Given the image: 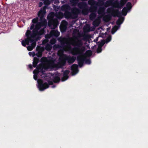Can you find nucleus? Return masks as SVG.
<instances>
[{
  "mask_svg": "<svg viewBox=\"0 0 148 148\" xmlns=\"http://www.w3.org/2000/svg\"><path fill=\"white\" fill-rule=\"evenodd\" d=\"M52 46L49 44H47L45 47V49L48 51L51 50L52 49Z\"/></svg>",
  "mask_w": 148,
  "mask_h": 148,
  "instance_id": "27",
  "label": "nucleus"
},
{
  "mask_svg": "<svg viewBox=\"0 0 148 148\" xmlns=\"http://www.w3.org/2000/svg\"><path fill=\"white\" fill-rule=\"evenodd\" d=\"M63 48H65L66 47V46L63 45Z\"/></svg>",
  "mask_w": 148,
  "mask_h": 148,
  "instance_id": "54",
  "label": "nucleus"
},
{
  "mask_svg": "<svg viewBox=\"0 0 148 148\" xmlns=\"http://www.w3.org/2000/svg\"><path fill=\"white\" fill-rule=\"evenodd\" d=\"M35 25L34 24H32L30 27V29L32 30L34 29Z\"/></svg>",
  "mask_w": 148,
  "mask_h": 148,
  "instance_id": "47",
  "label": "nucleus"
},
{
  "mask_svg": "<svg viewBox=\"0 0 148 148\" xmlns=\"http://www.w3.org/2000/svg\"><path fill=\"white\" fill-rule=\"evenodd\" d=\"M85 62L86 64H90L91 63V61L90 59H86L85 57Z\"/></svg>",
  "mask_w": 148,
  "mask_h": 148,
  "instance_id": "37",
  "label": "nucleus"
},
{
  "mask_svg": "<svg viewBox=\"0 0 148 148\" xmlns=\"http://www.w3.org/2000/svg\"><path fill=\"white\" fill-rule=\"evenodd\" d=\"M43 58H41V60H42L43 59Z\"/></svg>",
  "mask_w": 148,
  "mask_h": 148,
  "instance_id": "57",
  "label": "nucleus"
},
{
  "mask_svg": "<svg viewBox=\"0 0 148 148\" xmlns=\"http://www.w3.org/2000/svg\"><path fill=\"white\" fill-rule=\"evenodd\" d=\"M82 1H88V0H81Z\"/></svg>",
  "mask_w": 148,
  "mask_h": 148,
  "instance_id": "53",
  "label": "nucleus"
},
{
  "mask_svg": "<svg viewBox=\"0 0 148 148\" xmlns=\"http://www.w3.org/2000/svg\"><path fill=\"white\" fill-rule=\"evenodd\" d=\"M46 6H45L43 7L42 8H41L38 13V16L40 18V19L41 20L45 18L44 16L46 13Z\"/></svg>",
  "mask_w": 148,
  "mask_h": 148,
  "instance_id": "12",
  "label": "nucleus"
},
{
  "mask_svg": "<svg viewBox=\"0 0 148 148\" xmlns=\"http://www.w3.org/2000/svg\"><path fill=\"white\" fill-rule=\"evenodd\" d=\"M50 32L52 37L54 36L57 37L59 36L60 34L59 32L57 30H52Z\"/></svg>",
  "mask_w": 148,
  "mask_h": 148,
  "instance_id": "17",
  "label": "nucleus"
},
{
  "mask_svg": "<svg viewBox=\"0 0 148 148\" xmlns=\"http://www.w3.org/2000/svg\"><path fill=\"white\" fill-rule=\"evenodd\" d=\"M32 22L33 23L37 24L38 23V17H36L35 18L33 19L32 20Z\"/></svg>",
  "mask_w": 148,
  "mask_h": 148,
  "instance_id": "33",
  "label": "nucleus"
},
{
  "mask_svg": "<svg viewBox=\"0 0 148 148\" xmlns=\"http://www.w3.org/2000/svg\"><path fill=\"white\" fill-rule=\"evenodd\" d=\"M21 43L22 45L23 46L25 47L26 46V42L24 40H23L22 41Z\"/></svg>",
  "mask_w": 148,
  "mask_h": 148,
  "instance_id": "46",
  "label": "nucleus"
},
{
  "mask_svg": "<svg viewBox=\"0 0 148 148\" xmlns=\"http://www.w3.org/2000/svg\"><path fill=\"white\" fill-rule=\"evenodd\" d=\"M105 8L104 7H100L98 10V13L99 14H102L104 13Z\"/></svg>",
  "mask_w": 148,
  "mask_h": 148,
  "instance_id": "21",
  "label": "nucleus"
},
{
  "mask_svg": "<svg viewBox=\"0 0 148 148\" xmlns=\"http://www.w3.org/2000/svg\"><path fill=\"white\" fill-rule=\"evenodd\" d=\"M41 27L39 25V24L38 23L37 24H36V25L35 26V27L37 29H39L41 28Z\"/></svg>",
  "mask_w": 148,
  "mask_h": 148,
  "instance_id": "43",
  "label": "nucleus"
},
{
  "mask_svg": "<svg viewBox=\"0 0 148 148\" xmlns=\"http://www.w3.org/2000/svg\"><path fill=\"white\" fill-rule=\"evenodd\" d=\"M39 29H37L35 27L33 31V33H32L31 32L30 35L32 36L34 38L37 36V34L38 32Z\"/></svg>",
  "mask_w": 148,
  "mask_h": 148,
  "instance_id": "19",
  "label": "nucleus"
},
{
  "mask_svg": "<svg viewBox=\"0 0 148 148\" xmlns=\"http://www.w3.org/2000/svg\"><path fill=\"white\" fill-rule=\"evenodd\" d=\"M40 3L41 4V5H42V2H40Z\"/></svg>",
  "mask_w": 148,
  "mask_h": 148,
  "instance_id": "56",
  "label": "nucleus"
},
{
  "mask_svg": "<svg viewBox=\"0 0 148 148\" xmlns=\"http://www.w3.org/2000/svg\"><path fill=\"white\" fill-rule=\"evenodd\" d=\"M71 7L68 4H64L63 5L61 8V10L64 12L66 11H70L71 10Z\"/></svg>",
  "mask_w": 148,
  "mask_h": 148,
  "instance_id": "15",
  "label": "nucleus"
},
{
  "mask_svg": "<svg viewBox=\"0 0 148 148\" xmlns=\"http://www.w3.org/2000/svg\"><path fill=\"white\" fill-rule=\"evenodd\" d=\"M70 71L68 70H66L63 72V77L61 79L62 82L64 81L67 80L69 77L68 75L69 74Z\"/></svg>",
  "mask_w": 148,
  "mask_h": 148,
  "instance_id": "14",
  "label": "nucleus"
},
{
  "mask_svg": "<svg viewBox=\"0 0 148 148\" xmlns=\"http://www.w3.org/2000/svg\"><path fill=\"white\" fill-rule=\"evenodd\" d=\"M68 47L69 48H71V46H70L69 45L68 46Z\"/></svg>",
  "mask_w": 148,
  "mask_h": 148,
  "instance_id": "52",
  "label": "nucleus"
},
{
  "mask_svg": "<svg viewBox=\"0 0 148 148\" xmlns=\"http://www.w3.org/2000/svg\"><path fill=\"white\" fill-rule=\"evenodd\" d=\"M38 87L40 91H42L45 89L49 88V85L53 84V82L52 81H48V84L47 82L43 83L42 80L39 79L37 81Z\"/></svg>",
  "mask_w": 148,
  "mask_h": 148,
  "instance_id": "4",
  "label": "nucleus"
},
{
  "mask_svg": "<svg viewBox=\"0 0 148 148\" xmlns=\"http://www.w3.org/2000/svg\"><path fill=\"white\" fill-rule=\"evenodd\" d=\"M52 37V36L50 34V32L49 34H47L45 35V38L46 39V40H44L43 42V43H46L48 41V39L50 38L51 37Z\"/></svg>",
  "mask_w": 148,
  "mask_h": 148,
  "instance_id": "22",
  "label": "nucleus"
},
{
  "mask_svg": "<svg viewBox=\"0 0 148 148\" xmlns=\"http://www.w3.org/2000/svg\"><path fill=\"white\" fill-rule=\"evenodd\" d=\"M39 60L38 58L36 57H34L33 62V66L34 67H36L37 66V64L39 62Z\"/></svg>",
  "mask_w": 148,
  "mask_h": 148,
  "instance_id": "18",
  "label": "nucleus"
},
{
  "mask_svg": "<svg viewBox=\"0 0 148 148\" xmlns=\"http://www.w3.org/2000/svg\"><path fill=\"white\" fill-rule=\"evenodd\" d=\"M30 42H27L26 43V45H28L29 44Z\"/></svg>",
  "mask_w": 148,
  "mask_h": 148,
  "instance_id": "50",
  "label": "nucleus"
},
{
  "mask_svg": "<svg viewBox=\"0 0 148 148\" xmlns=\"http://www.w3.org/2000/svg\"><path fill=\"white\" fill-rule=\"evenodd\" d=\"M60 80V78L58 76H56L53 77V81L54 83L59 82Z\"/></svg>",
  "mask_w": 148,
  "mask_h": 148,
  "instance_id": "24",
  "label": "nucleus"
},
{
  "mask_svg": "<svg viewBox=\"0 0 148 148\" xmlns=\"http://www.w3.org/2000/svg\"><path fill=\"white\" fill-rule=\"evenodd\" d=\"M27 49L29 51H31L34 48L31 45H29L27 47Z\"/></svg>",
  "mask_w": 148,
  "mask_h": 148,
  "instance_id": "41",
  "label": "nucleus"
},
{
  "mask_svg": "<svg viewBox=\"0 0 148 148\" xmlns=\"http://www.w3.org/2000/svg\"><path fill=\"white\" fill-rule=\"evenodd\" d=\"M126 7L128 10H130L132 8V4L130 2H128L126 4Z\"/></svg>",
  "mask_w": 148,
  "mask_h": 148,
  "instance_id": "31",
  "label": "nucleus"
},
{
  "mask_svg": "<svg viewBox=\"0 0 148 148\" xmlns=\"http://www.w3.org/2000/svg\"><path fill=\"white\" fill-rule=\"evenodd\" d=\"M56 40L55 39L53 38L49 42L51 45H53L56 42Z\"/></svg>",
  "mask_w": 148,
  "mask_h": 148,
  "instance_id": "36",
  "label": "nucleus"
},
{
  "mask_svg": "<svg viewBox=\"0 0 148 148\" xmlns=\"http://www.w3.org/2000/svg\"><path fill=\"white\" fill-rule=\"evenodd\" d=\"M63 16V14L61 12H59L58 13H56V16L58 18H60L62 16Z\"/></svg>",
  "mask_w": 148,
  "mask_h": 148,
  "instance_id": "32",
  "label": "nucleus"
},
{
  "mask_svg": "<svg viewBox=\"0 0 148 148\" xmlns=\"http://www.w3.org/2000/svg\"><path fill=\"white\" fill-rule=\"evenodd\" d=\"M40 22H38L40 25L41 27H46L47 25V20L43 18L41 20L40 19Z\"/></svg>",
  "mask_w": 148,
  "mask_h": 148,
  "instance_id": "16",
  "label": "nucleus"
},
{
  "mask_svg": "<svg viewBox=\"0 0 148 148\" xmlns=\"http://www.w3.org/2000/svg\"><path fill=\"white\" fill-rule=\"evenodd\" d=\"M118 27L116 25H115L112 28L111 33L113 34L118 29Z\"/></svg>",
  "mask_w": 148,
  "mask_h": 148,
  "instance_id": "28",
  "label": "nucleus"
},
{
  "mask_svg": "<svg viewBox=\"0 0 148 148\" xmlns=\"http://www.w3.org/2000/svg\"><path fill=\"white\" fill-rule=\"evenodd\" d=\"M44 3L45 4H49V1L48 0H47L46 1H45L44 2Z\"/></svg>",
  "mask_w": 148,
  "mask_h": 148,
  "instance_id": "49",
  "label": "nucleus"
},
{
  "mask_svg": "<svg viewBox=\"0 0 148 148\" xmlns=\"http://www.w3.org/2000/svg\"><path fill=\"white\" fill-rule=\"evenodd\" d=\"M36 54V55L38 57H41L42 56V52L38 51Z\"/></svg>",
  "mask_w": 148,
  "mask_h": 148,
  "instance_id": "38",
  "label": "nucleus"
},
{
  "mask_svg": "<svg viewBox=\"0 0 148 148\" xmlns=\"http://www.w3.org/2000/svg\"><path fill=\"white\" fill-rule=\"evenodd\" d=\"M45 32L43 29H42L38 31L37 34V36H40L43 35L44 34Z\"/></svg>",
  "mask_w": 148,
  "mask_h": 148,
  "instance_id": "30",
  "label": "nucleus"
},
{
  "mask_svg": "<svg viewBox=\"0 0 148 148\" xmlns=\"http://www.w3.org/2000/svg\"><path fill=\"white\" fill-rule=\"evenodd\" d=\"M105 43V42L103 40H102L101 42L98 45V47L102 48L104 45Z\"/></svg>",
  "mask_w": 148,
  "mask_h": 148,
  "instance_id": "34",
  "label": "nucleus"
},
{
  "mask_svg": "<svg viewBox=\"0 0 148 148\" xmlns=\"http://www.w3.org/2000/svg\"><path fill=\"white\" fill-rule=\"evenodd\" d=\"M60 61L57 63H52L50 64L49 66L51 68H61L64 66L66 64V62L62 58V57H60L59 58Z\"/></svg>",
  "mask_w": 148,
  "mask_h": 148,
  "instance_id": "5",
  "label": "nucleus"
},
{
  "mask_svg": "<svg viewBox=\"0 0 148 148\" xmlns=\"http://www.w3.org/2000/svg\"><path fill=\"white\" fill-rule=\"evenodd\" d=\"M29 55L30 56H32L33 57H34L35 55H36L35 53L34 52H29Z\"/></svg>",
  "mask_w": 148,
  "mask_h": 148,
  "instance_id": "44",
  "label": "nucleus"
},
{
  "mask_svg": "<svg viewBox=\"0 0 148 148\" xmlns=\"http://www.w3.org/2000/svg\"><path fill=\"white\" fill-rule=\"evenodd\" d=\"M56 87V86H55V85H53V86H52V87L53 88H54V87Z\"/></svg>",
  "mask_w": 148,
  "mask_h": 148,
  "instance_id": "51",
  "label": "nucleus"
},
{
  "mask_svg": "<svg viewBox=\"0 0 148 148\" xmlns=\"http://www.w3.org/2000/svg\"><path fill=\"white\" fill-rule=\"evenodd\" d=\"M62 58H63L64 60L66 62V61H67L69 64H71L75 61L76 59V57L74 56H70L64 54L62 57Z\"/></svg>",
  "mask_w": 148,
  "mask_h": 148,
  "instance_id": "7",
  "label": "nucleus"
},
{
  "mask_svg": "<svg viewBox=\"0 0 148 148\" xmlns=\"http://www.w3.org/2000/svg\"><path fill=\"white\" fill-rule=\"evenodd\" d=\"M77 60L79 67H82L85 61V57L83 55H79L77 57Z\"/></svg>",
  "mask_w": 148,
  "mask_h": 148,
  "instance_id": "11",
  "label": "nucleus"
},
{
  "mask_svg": "<svg viewBox=\"0 0 148 148\" xmlns=\"http://www.w3.org/2000/svg\"><path fill=\"white\" fill-rule=\"evenodd\" d=\"M78 65L76 64H73L71 67V69L72 70L71 73L72 75H74L76 74L78 71Z\"/></svg>",
  "mask_w": 148,
  "mask_h": 148,
  "instance_id": "13",
  "label": "nucleus"
},
{
  "mask_svg": "<svg viewBox=\"0 0 148 148\" xmlns=\"http://www.w3.org/2000/svg\"><path fill=\"white\" fill-rule=\"evenodd\" d=\"M77 6L80 9H82V13L83 14L86 15L89 11H90L89 8H87L88 5L86 2L82 1L79 2L77 4Z\"/></svg>",
  "mask_w": 148,
  "mask_h": 148,
  "instance_id": "6",
  "label": "nucleus"
},
{
  "mask_svg": "<svg viewBox=\"0 0 148 148\" xmlns=\"http://www.w3.org/2000/svg\"><path fill=\"white\" fill-rule=\"evenodd\" d=\"M96 11L93 12H90L92 13L90 14L89 16V19L90 20L92 21L95 18L96 16L95 12Z\"/></svg>",
  "mask_w": 148,
  "mask_h": 148,
  "instance_id": "20",
  "label": "nucleus"
},
{
  "mask_svg": "<svg viewBox=\"0 0 148 148\" xmlns=\"http://www.w3.org/2000/svg\"><path fill=\"white\" fill-rule=\"evenodd\" d=\"M113 7H111L108 8L107 9V12L108 13H110L111 15H108L106 16L105 18L108 20H110L112 16L114 17L116 16L120 17L122 15L121 12H119V10L118 9H114Z\"/></svg>",
  "mask_w": 148,
  "mask_h": 148,
  "instance_id": "3",
  "label": "nucleus"
},
{
  "mask_svg": "<svg viewBox=\"0 0 148 148\" xmlns=\"http://www.w3.org/2000/svg\"><path fill=\"white\" fill-rule=\"evenodd\" d=\"M33 65L31 64H29L28 65V66L29 68L30 69H33V67H32Z\"/></svg>",
  "mask_w": 148,
  "mask_h": 148,
  "instance_id": "48",
  "label": "nucleus"
},
{
  "mask_svg": "<svg viewBox=\"0 0 148 148\" xmlns=\"http://www.w3.org/2000/svg\"><path fill=\"white\" fill-rule=\"evenodd\" d=\"M41 4H39V6H40V7L41 6Z\"/></svg>",
  "mask_w": 148,
  "mask_h": 148,
  "instance_id": "55",
  "label": "nucleus"
},
{
  "mask_svg": "<svg viewBox=\"0 0 148 148\" xmlns=\"http://www.w3.org/2000/svg\"><path fill=\"white\" fill-rule=\"evenodd\" d=\"M100 23L99 20L98 19H95L92 22V25L95 27L98 26Z\"/></svg>",
  "mask_w": 148,
  "mask_h": 148,
  "instance_id": "25",
  "label": "nucleus"
},
{
  "mask_svg": "<svg viewBox=\"0 0 148 148\" xmlns=\"http://www.w3.org/2000/svg\"><path fill=\"white\" fill-rule=\"evenodd\" d=\"M129 10L127 9L126 7H124L122 10V12L121 13L122 15H123L124 16H125L127 14V11Z\"/></svg>",
  "mask_w": 148,
  "mask_h": 148,
  "instance_id": "26",
  "label": "nucleus"
},
{
  "mask_svg": "<svg viewBox=\"0 0 148 148\" xmlns=\"http://www.w3.org/2000/svg\"><path fill=\"white\" fill-rule=\"evenodd\" d=\"M71 45L77 47H75L72 49L71 53L74 55L81 54L85 50L86 48L84 46H82L83 43L80 39H77V40H74L71 43Z\"/></svg>",
  "mask_w": 148,
  "mask_h": 148,
  "instance_id": "1",
  "label": "nucleus"
},
{
  "mask_svg": "<svg viewBox=\"0 0 148 148\" xmlns=\"http://www.w3.org/2000/svg\"><path fill=\"white\" fill-rule=\"evenodd\" d=\"M124 20V18L123 17H120V18H119L116 21V25H120L123 23V21Z\"/></svg>",
  "mask_w": 148,
  "mask_h": 148,
  "instance_id": "23",
  "label": "nucleus"
},
{
  "mask_svg": "<svg viewBox=\"0 0 148 148\" xmlns=\"http://www.w3.org/2000/svg\"><path fill=\"white\" fill-rule=\"evenodd\" d=\"M85 54L88 57H90L92 55V52L91 50H88L86 51Z\"/></svg>",
  "mask_w": 148,
  "mask_h": 148,
  "instance_id": "29",
  "label": "nucleus"
},
{
  "mask_svg": "<svg viewBox=\"0 0 148 148\" xmlns=\"http://www.w3.org/2000/svg\"><path fill=\"white\" fill-rule=\"evenodd\" d=\"M126 2V1L123 0H121L120 2L116 1L114 2L113 3L115 5L114 7L115 8L121 9L124 6Z\"/></svg>",
  "mask_w": 148,
  "mask_h": 148,
  "instance_id": "8",
  "label": "nucleus"
},
{
  "mask_svg": "<svg viewBox=\"0 0 148 148\" xmlns=\"http://www.w3.org/2000/svg\"><path fill=\"white\" fill-rule=\"evenodd\" d=\"M102 48L98 47L97 50V53H100L102 51Z\"/></svg>",
  "mask_w": 148,
  "mask_h": 148,
  "instance_id": "42",
  "label": "nucleus"
},
{
  "mask_svg": "<svg viewBox=\"0 0 148 148\" xmlns=\"http://www.w3.org/2000/svg\"><path fill=\"white\" fill-rule=\"evenodd\" d=\"M111 39V36H110L108 37L106 39V43H108L110 41Z\"/></svg>",
  "mask_w": 148,
  "mask_h": 148,
  "instance_id": "40",
  "label": "nucleus"
},
{
  "mask_svg": "<svg viewBox=\"0 0 148 148\" xmlns=\"http://www.w3.org/2000/svg\"><path fill=\"white\" fill-rule=\"evenodd\" d=\"M71 12L69 11H66L64 12V15L66 18L75 19L77 18L78 14L80 13L79 10L78 8H75L71 9Z\"/></svg>",
  "mask_w": 148,
  "mask_h": 148,
  "instance_id": "2",
  "label": "nucleus"
},
{
  "mask_svg": "<svg viewBox=\"0 0 148 148\" xmlns=\"http://www.w3.org/2000/svg\"><path fill=\"white\" fill-rule=\"evenodd\" d=\"M31 31L27 30L26 33V36L27 38L25 39L24 40L26 42V43L29 42H32L34 40V38L30 35Z\"/></svg>",
  "mask_w": 148,
  "mask_h": 148,
  "instance_id": "9",
  "label": "nucleus"
},
{
  "mask_svg": "<svg viewBox=\"0 0 148 148\" xmlns=\"http://www.w3.org/2000/svg\"><path fill=\"white\" fill-rule=\"evenodd\" d=\"M56 14L53 12H51L50 13L48 16L47 18L49 20L48 25L49 26L53 24L54 19V18Z\"/></svg>",
  "mask_w": 148,
  "mask_h": 148,
  "instance_id": "10",
  "label": "nucleus"
},
{
  "mask_svg": "<svg viewBox=\"0 0 148 148\" xmlns=\"http://www.w3.org/2000/svg\"><path fill=\"white\" fill-rule=\"evenodd\" d=\"M31 43H32L31 46L34 48H35L36 46V41L34 40H34L32 42H31Z\"/></svg>",
  "mask_w": 148,
  "mask_h": 148,
  "instance_id": "39",
  "label": "nucleus"
},
{
  "mask_svg": "<svg viewBox=\"0 0 148 148\" xmlns=\"http://www.w3.org/2000/svg\"><path fill=\"white\" fill-rule=\"evenodd\" d=\"M34 79L36 80L38 78V75L37 73H35V74H34Z\"/></svg>",
  "mask_w": 148,
  "mask_h": 148,
  "instance_id": "45",
  "label": "nucleus"
},
{
  "mask_svg": "<svg viewBox=\"0 0 148 148\" xmlns=\"http://www.w3.org/2000/svg\"><path fill=\"white\" fill-rule=\"evenodd\" d=\"M37 69H35L33 71V73L34 74H35V73H37L38 74L39 72V66H37L36 67Z\"/></svg>",
  "mask_w": 148,
  "mask_h": 148,
  "instance_id": "35",
  "label": "nucleus"
}]
</instances>
